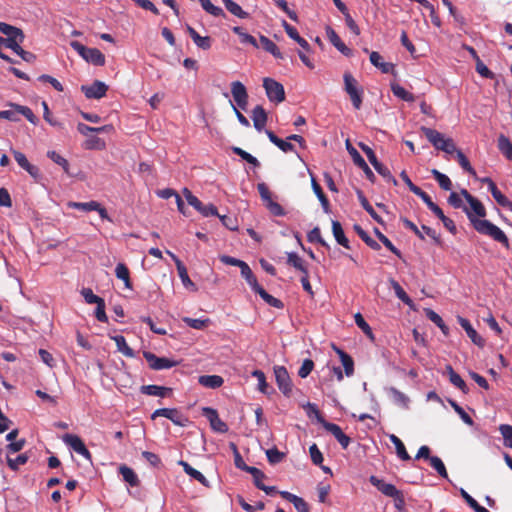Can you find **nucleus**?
<instances>
[{
    "label": "nucleus",
    "instance_id": "f257e3e1",
    "mask_svg": "<svg viewBox=\"0 0 512 512\" xmlns=\"http://www.w3.org/2000/svg\"><path fill=\"white\" fill-rule=\"evenodd\" d=\"M461 195L469 203L470 209L463 207L469 221L473 228L480 234L491 237L494 241L502 244L506 249H509L510 242L506 234L492 222L481 219L486 216V209L481 201L472 196L466 189L461 190Z\"/></svg>",
    "mask_w": 512,
    "mask_h": 512
},
{
    "label": "nucleus",
    "instance_id": "f03ea898",
    "mask_svg": "<svg viewBox=\"0 0 512 512\" xmlns=\"http://www.w3.org/2000/svg\"><path fill=\"white\" fill-rule=\"evenodd\" d=\"M70 45L88 63L95 66L105 64V56L99 49L86 47L78 41H72Z\"/></svg>",
    "mask_w": 512,
    "mask_h": 512
},
{
    "label": "nucleus",
    "instance_id": "7ed1b4c3",
    "mask_svg": "<svg viewBox=\"0 0 512 512\" xmlns=\"http://www.w3.org/2000/svg\"><path fill=\"white\" fill-rule=\"evenodd\" d=\"M344 90L349 95L352 105L355 109H360L363 99V90L359 87L358 81L350 72L343 75Z\"/></svg>",
    "mask_w": 512,
    "mask_h": 512
},
{
    "label": "nucleus",
    "instance_id": "20e7f679",
    "mask_svg": "<svg viewBox=\"0 0 512 512\" xmlns=\"http://www.w3.org/2000/svg\"><path fill=\"white\" fill-rule=\"evenodd\" d=\"M359 147L366 154L369 162L372 164L374 169L387 181L392 182L394 185H397V180L393 177L388 167L383 165L380 161H378L376 154L368 145L364 143H359Z\"/></svg>",
    "mask_w": 512,
    "mask_h": 512
},
{
    "label": "nucleus",
    "instance_id": "39448f33",
    "mask_svg": "<svg viewBox=\"0 0 512 512\" xmlns=\"http://www.w3.org/2000/svg\"><path fill=\"white\" fill-rule=\"evenodd\" d=\"M0 32L7 37H5V41L7 42V48L11 50H15L18 46L24 41V33L20 28L7 24L5 22H0Z\"/></svg>",
    "mask_w": 512,
    "mask_h": 512
},
{
    "label": "nucleus",
    "instance_id": "423d86ee",
    "mask_svg": "<svg viewBox=\"0 0 512 512\" xmlns=\"http://www.w3.org/2000/svg\"><path fill=\"white\" fill-rule=\"evenodd\" d=\"M257 190L260 194L262 201L264 202L265 207L273 216L286 215V211L284 210V208L279 203L275 202L272 199V193L265 183H259L257 185Z\"/></svg>",
    "mask_w": 512,
    "mask_h": 512
},
{
    "label": "nucleus",
    "instance_id": "0eeeda50",
    "mask_svg": "<svg viewBox=\"0 0 512 512\" xmlns=\"http://www.w3.org/2000/svg\"><path fill=\"white\" fill-rule=\"evenodd\" d=\"M263 87L271 102L281 103L285 100V90L281 83L272 78H264Z\"/></svg>",
    "mask_w": 512,
    "mask_h": 512
},
{
    "label": "nucleus",
    "instance_id": "6e6552de",
    "mask_svg": "<svg viewBox=\"0 0 512 512\" xmlns=\"http://www.w3.org/2000/svg\"><path fill=\"white\" fill-rule=\"evenodd\" d=\"M274 374L279 390L287 397L292 394L293 384L287 369L284 366H275Z\"/></svg>",
    "mask_w": 512,
    "mask_h": 512
},
{
    "label": "nucleus",
    "instance_id": "1a4fd4ad",
    "mask_svg": "<svg viewBox=\"0 0 512 512\" xmlns=\"http://www.w3.org/2000/svg\"><path fill=\"white\" fill-rule=\"evenodd\" d=\"M346 149H347L348 153L350 154V156L352 157L354 164L356 166H358L359 168H361L363 170V172L365 173L367 179H369L372 183H374L375 179H376L374 173L369 168L366 161L360 155V153L357 151V149L352 146V144L349 142V140L346 141Z\"/></svg>",
    "mask_w": 512,
    "mask_h": 512
},
{
    "label": "nucleus",
    "instance_id": "9d476101",
    "mask_svg": "<svg viewBox=\"0 0 512 512\" xmlns=\"http://www.w3.org/2000/svg\"><path fill=\"white\" fill-rule=\"evenodd\" d=\"M144 358L149 364V367L153 370L170 369L176 366L178 363L172 359L165 357H158L154 353L145 351L143 353Z\"/></svg>",
    "mask_w": 512,
    "mask_h": 512
},
{
    "label": "nucleus",
    "instance_id": "9b49d317",
    "mask_svg": "<svg viewBox=\"0 0 512 512\" xmlns=\"http://www.w3.org/2000/svg\"><path fill=\"white\" fill-rule=\"evenodd\" d=\"M62 439L64 443L70 446L76 453L91 461L92 455L79 436L74 434H65Z\"/></svg>",
    "mask_w": 512,
    "mask_h": 512
},
{
    "label": "nucleus",
    "instance_id": "f8f14e48",
    "mask_svg": "<svg viewBox=\"0 0 512 512\" xmlns=\"http://www.w3.org/2000/svg\"><path fill=\"white\" fill-rule=\"evenodd\" d=\"M202 414L208 419L212 430L218 433H226L228 425L219 418L216 409L211 407H203Z\"/></svg>",
    "mask_w": 512,
    "mask_h": 512
},
{
    "label": "nucleus",
    "instance_id": "ddd939ff",
    "mask_svg": "<svg viewBox=\"0 0 512 512\" xmlns=\"http://www.w3.org/2000/svg\"><path fill=\"white\" fill-rule=\"evenodd\" d=\"M81 91L88 99H101L106 95L108 86L100 80H95L91 85H82Z\"/></svg>",
    "mask_w": 512,
    "mask_h": 512
},
{
    "label": "nucleus",
    "instance_id": "4468645a",
    "mask_svg": "<svg viewBox=\"0 0 512 512\" xmlns=\"http://www.w3.org/2000/svg\"><path fill=\"white\" fill-rule=\"evenodd\" d=\"M231 93L237 106L243 110H246L248 105V93L244 84L240 81H234L231 83Z\"/></svg>",
    "mask_w": 512,
    "mask_h": 512
},
{
    "label": "nucleus",
    "instance_id": "2eb2a0df",
    "mask_svg": "<svg viewBox=\"0 0 512 512\" xmlns=\"http://www.w3.org/2000/svg\"><path fill=\"white\" fill-rule=\"evenodd\" d=\"M322 426L326 431L330 432L336 438L343 449H346L350 445V437L342 431L339 425L327 421H322Z\"/></svg>",
    "mask_w": 512,
    "mask_h": 512
},
{
    "label": "nucleus",
    "instance_id": "dca6fc26",
    "mask_svg": "<svg viewBox=\"0 0 512 512\" xmlns=\"http://www.w3.org/2000/svg\"><path fill=\"white\" fill-rule=\"evenodd\" d=\"M15 161L24 169L31 177L38 179L40 177V170L37 166L32 165L26 158L25 154L20 151L12 150Z\"/></svg>",
    "mask_w": 512,
    "mask_h": 512
},
{
    "label": "nucleus",
    "instance_id": "f3484780",
    "mask_svg": "<svg viewBox=\"0 0 512 512\" xmlns=\"http://www.w3.org/2000/svg\"><path fill=\"white\" fill-rule=\"evenodd\" d=\"M167 253L171 256V258L173 259L175 265H176V268H177V272H178V275L183 283V285L186 287V288H189V289H192V290H196V286L195 284L192 282V280L190 279L189 275H188V271H187V268L185 267V265L183 264V262L175 255L173 254L172 252L170 251H167Z\"/></svg>",
    "mask_w": 512,
    "mask_h": 512
},
{
    "label": "nucleus",
    "instance_id": "a211bd4d",
    "mask_svg": "<svg viewBox=\"0 0 512 512\" xmlns=\"http://www.w3.org/2000/svg\"><path fill=\"white\" fill-rule=\"evenodd\" d=\"M369 482L387 497L394 498L400 491L395 487V485L386 483L384 480L379 479L374 475L370 476Z\"/></svg>",
    "mask_w": 512,
    "mask_h": 512
},
{
    "label": "nucleus",
    "instance_id": "6ab92c4d",
    "mask_svg": "<svg viewBox=\"0 0 512 512\" xmlns=\"http://www.w3.org/2000/svg\"><path fill=\"white\" fill-rule=\"evenodd\" d=\"M326 35L331 44L343 55L348 57L352 55V50L344 44V42L340 39V37L332 27H326Z\"/></svg>",
    "mask_w": 512,
    "mask_h": 512
},
{
    "label": "nucleus",
    "instance_id": "aec40b11",
    "mask_svg": "<svg viewBox=\"0 0 512 512\" xmlns=\"http://www.w3.org/2000/svg\"><path fill=\"white\" fill-rule=\"evenodd\" d=\"M458 323L460 326L465 330L468 337L471 339V341L477 345L478 347H483L485 345L484 339L477 333V331L472 327L469 320L466 318H463L461 316H458Z\"/></svg>",
    "mask_w": 512,
    "mask_h": 512
},
{
    "label": "nucleus",
    "instance_id": "412c9836",
    "mask_svg": "<svg viewBox=\"0 0 512 512\" xmlns=\"http://www.w3.org/2000/svg\"><path fill=\"white\" fill-rule=\"evenodd\" d=\"M421 131L424 133L427 140L437 150H440V147L445 146L447 138H445L444 135L442 133H440L439 131L432 129V128H427V127H422Z\"/></svg>",
    "mask_w": 512,
    "mask_h": 512
},
{
    "label": "nucleus",
    "instance_id": "4be33fe9",
    "mask_svg": "<svg viewBox=\"0 0 512 512\" xmlns=\"http://www.w3.org/2000/svg\"><path fill=\"white\" fill-rule=\"evenodd\" d=\"M282 26H283L285 32L287 33V35L291 39L296 41L304 51L311 52L310 44L303 37H301L299 35V33L295 27H293L292 25L287 23L285 20H283Z\"/></svg>",
    "mask_w": 512,
    "mask_h": 512
},
{
    "label": "nucleus",
    "instance_id": "5701e85b",
    "mask_svg": "<svg viewBox=\"0 0 512 512\" xmlns=\"http://www.w3.org/2000/svg\"><path fill=\"white\" fill-rule=\"evenodd\" d=\"M267 113L261 105H257L252 110V120L255 129L261 132L267 123Z\"/></svg>",
    "mask_w": 512,
    "mask_h": 512
},
{
    "label": "nucleus",
    "instance_id": "b1692460",
    "mask_svg": "<svg viewBox=\"0 0 512 512\" xmlns=\"http://www.w3.org/2000/svg\"><path fill=\"white\" fill-rule=\"evenodd\" d=\"M189 205L193 206L204 217L218 215L217 208L213 204L204 205L197 197L189 199Z\"/></svg>",
    "mask_w": 512,
    "mask_h": 512
},
{
    "label": "nucleus",
    "instance_id": "393cba45",
    "mask_svg": "<svg viewBox=\"0 0 512 512\" xmlns=\"http://www.w3.org/2000/svg\"><path fill=\"white\" fill-rule=\"evenodd\" d=\"M187 32L189 36L192 38L193 42L196 44L197 47L208 50L211 48L212 41L209 36H201L198 34V32L191 26H187Z\"/></svg>",
    "mask_w": 512,
    "mask_h": 512
},
{
    "label": "nucleus",
    "instance_id": "a878e982",
    "mask_svg": "<svg viewBox=\"0 0 512 512\" xmlns=\"http://www.w3.org/2000/svg\"><path fill=\"white\" fill-rule=\"evenodd\" d=\"M166 413H163V417L171 420L175 425L180 427H185L189 420L182 413H180L176 408H164Z\"/></svg>",
    "mask_w": 512,
    "mask_h": 512
},
{
    "label": "nucleus",
    "instance_id": "bb28decb",
    "mask_svg": "<svg viewBox=\"0 0 512 512\" xmlns=\"http://www.w3.org/2000/svg\"><path fill=\"white\" fill-rule=\"evenodd\" d=\"M335 352L338 354L340 361L344 367L346 376L350 377L354 374V361L352 357L342 349L333 346Z\"/></svg>",
    "mask_w": 512,
    "mask_h": 512
},
{
    "label": "nucleus",
    "instance_id": "cd10ccee",
    "mask_svg": "<svg viewBox=\"0 0 512 512\" xmlns=\"http://www.w3.org/2000/svg\"><path fill=\"white\" fill-rule=\"evenodd\" d=\"M332 233L336 242L346 249H350L349 240L345 236L341 223L337 220H332Z\"/></svg>",
    "mask_w": 512,
    "mask_h": 512
},
{
    "label": "nucleus",
    "instance_id": "c85d7f7f",
    "mask_svg": "<svg viewBox=\"0 0 512 512\" xmlns=\"http://www.w3.org/2000/svg\"><path fill=\"white\" fill-rule=\"evenodd\" d=\"M140 391L145 395L166 397L172 392V389L158 385H143L141 386Z\"/></svg>",
    "mask_w": 512,
    "mask_h": 512
},
{
    "label": "nucleus",
    "instance_id": "c756f323",
    "mask_svg": "<svg viewBox=\"0 0 512 512\" xmlns=\"http://www.w3.org/2000/svg\"><path fill=\"white\" fill-rule=\"evenodd\" d=\"M265 133L269 140L283 152L288 153L294 151V145L291 144L289 140H282L271 130H266Z\"/></svg>",
    "mask_w": 512,
    "mask_h": 512
},
{
    "label": "nucleus",
    "instance_id": "7c9ffc66",
    "mask_svg": "<svg viewBox=\"0 0 512 512\" xmlns=\"http://www.w3.org/2000/svg\"><path fill=\"white\" fill-rule=\"evenodd\" d=\"M198 382L203 387L216 389L223 385L224 380L219 375H202L198 378Z\"/></svg>",
    "mask_w": 512,
    "mask_h": 512
},
{
    "label": "nucleus",
    "instance_id": "2f4dec72",
    "mask_svg": "<svg viewBox=\"0 0 512 512\" xmlns=\"http://www.w3.org/2000/svg\"><path fill=\"white\" fill-rule=\"evenodd\" d=\"M388 393L396 405L400 406L403 409H407L409 407L410 399L406 394L399 391L395 387H390L388 389Z\"/></svg>",
    "mask_w": 512,
    "mask_h": 512
},
{
    "label": "nucleus",
    "instance_id": "473e14b6",
    "mask_svg": "<svg viewBox=\"0 0 512 512\" xmlns=\"http://www.w3.org/2000/svg\"><path fill=\"white\" fill-rule=\"evenodd\" d=\"M179 464L183 467V470L186 474H188L193 479L200 482L205 487H209V482L206 477L197 469L193 468L189 463L185 461H180Z\"/></svg>",
    "mask_w": 512,
    "mask_h": 512
},
{
    "label": "nucleus",
    "instance_id": "72a5a7b5",
    "mask_svg": "<svg viewBox=\"0 0 512 512\" xmlns=\"http://www.w3.org/2000/svg\"><path fill=\"white\" fill-rule=\"evenodd\" d=\"M311 186H312V189H313L315 195L319 199L324 211L328 212L329 207H330V202H329L328 198L326 197L325 193L323 192L320 184L317 182V180L315 179V177L312 174H311Z\"/></svg>",
    "mask_w": 512,
    "mask_h": 512
},
{
    "label": "nucleus",
    "instance_id": "f704fd0d",
    "mask_svg": "<svg viewBox=\"0 0 512 512\" xmlns=\"http://www.w3.org/2000/svg\"><path fill=\"white\" fill-rule=\"evenodd\" d=\"M119 473L122 475L123 480L127 482L130 486L136 487L140 484V480L136 473L130 467L126 465H121L119 467Z\"/></svg>",
    "mask_w": 512,
    "mask_h": 512
},
{
    "label": "nucleus",
    "instance_id": "c9c22d12",
    "mask_svg": "<svg viewBox=\"0 0 512 512\" xmlns=\"http://www.w3.org/2000/svg\"><path fill=\"white\" fill-rule=\"evenodd\" d=\"M357 196L363 209L379 224H383L382 218L376 213L361 190H357Z\"/></svg>",
    "mask_w": 512,
    "mask_h": 512
},
{
    "label": "nucleus",
    "instance_id": "e433bc0d",
    "mask_svg": "<svg viewBox=\"0 0 512 512\" xmlns=\"http://www.w3.org/2000/svg\"><path fill=\"white\" fill-rule=\"evenodd\" d=\"M259 40L265 51L271 53L277 59L283 58V54L279 50L278 46L272 40H270L268 37L264 35H261Z\"/></svg>",
    "mask_w": 512,
    "mask_h": 512
},
{
    "label": "nucleus",
    "instance_id": "4c0bfd02",
    "mask_svg": "<svg viewBox=\"0 0 512 512\" xmlns=\"http://www.w3.org/2000/svg\"><path fill=\"white\" fill-rule=\"evenodd\" d=\"M389 439L394 444L395 449H396V454L401 460L408 461L411 459L410 455L408 454V452L406 450L404 443L402 442V440L399 437H397L394 434H391L389 436Z\"/></svg>",
    "mask_w": 512,
    "mask_h": 512
},
{
    "label": "nucleus",
    "instance_id": "58836bf2",
    "mask_svg": "<svg viewBox=\"0 0 512 512\" xmlns=\"http://www.w3.org/2000/svg\"><path fill=\"white\" fill-rule=\"evenodd\" d=\"M115 275L118 279L124 282L127 289H132V282L130 279V272L124 263H118L115 268Z\"/></svg>",
    "mask_w": 512,
    "mask_h": 512
},
{
    "label": "nucleus",
    "instance_id": "ea45409f",
    "mask_svg": "<svg viewBox=\"0 0 512 512\" xmlns=\"http://www.w3.org/2000/svg\"><path fill=\"white\" fill-rule=\"evenodd\" d=\"M446 370L448 372L450 382L462 392L466 393L468 388L461 376L454 371L451 365H447Z\"/></svg>",
    "mask_w": 512,
    "mask_h": 512
},
{
    "label": "nucleus",
    "instance_id": "a19ab883",
    "mask_svg": "<svg viewBox=\"0 0 512 512\" xmlns=\"http://www.w3.org/2000/svg\"><path fill=\"white\" fill-rule=\"evenodd\" d=\"M287 264L293 266L295 269L299 270L302 274H306L308 269L305 265L304 260L295 252H290L287 255Z\"/></svg>",
    "mask_w": 512,
    "mask_h": 512
},
{
    "label": "nucleus",
    "instance_id": "79ce46f5",
    "mask_svg": "<svg viewBox=\"0 0 512 512\" xmlns=\"http://www.w3.org/2000/svg\"><path fill=\"white\" fill-rule=\"evenodd\" d=\"M111 339L115 342L118 351L126 357L132 358L135 356L134 351L127 345L126 339L122 335L112 336Z\"/></svg>",
    "mask_w": 512,
    "mask_h": 512
},
{
    "label": "nucleus",
    "instance_id": "37998d69",
    "mask_svg": "<svg viewBox=\"0 0 512 512\" xmlns=\"http://www.w3.org/2000/svg\"><path fill=\"white\" fill-rule=\"evenodd\" d=\"M9 106L13 109L16 110V114H21L23 115L30 123L32 124H37L38 122V118L35 116V114L33 113V111L27 107V106H22V105H19V104H15V103H9Z\"/></svg>",
    "mask_w": 512,
    "mask_h": 512
},
{
    "label": "nucleus",
    "instance_id": "c03bdc74",
    "mask_svg": "<svg viewBox=\"0 0 512 512\" xmlns=\"http://www.w3.org/2000/svg\"><path fill=\"white\" fill-rule=\"evenodd\" d=\"M498 149L508 160L512 161V143L503 134L498 137Z\"/></svg>",
    "mask_w": 512,
    "mask_h": 512
},
{
    "label": "nucleus",
    "instance_id": "a18cd8bd",
    "mask_svg": "<svg viewBox=\"0 0 512 512\" xmlns=\"http://www.w3.org/2000/svg\"><path fill=\"white\" fill-rule=\"evenodd\" d=\"M391 90L396 97L400 98L403 101H406V102H414L415 101V96L397 83L391 84Z\"/></svg>",
    "mask_w": 512,
    "mask_h": 512
},
{
    "label": "nucleus",
    "instance_id": "49530a36",
    "mask_svg": "<svg viewBox=\"0 0 512 512\" xmlns=\"http://www.w3.org/2000/svg\"><path fill=\"white\" fill-rule=\"evenodd\" d=\"M354 230L358 234V236L366 243L367 246H369L373 250H380L381 246L380 244L372 239L369 234L362 229L360 225H354Z\"/></svg>",
    "mask_w": 512,
    "mask_h": 512
},
{
    "label": "nucleus",
    "instance_id": "de8ad7c7",
    "mask_svg": "<svg viewBox=\"0 0 512 512\" xmlns=\"http://www.w3.org/2000/svg\"><path fill=\"white\" fill-rule=\"evenodd\" d=\"M370 62L377 68H379L383 73L390 72L392 68L391 63H386L382 61V56L376 52L373 51L370 53Z\"/></svg>",
    "mask_w": 512,
    "mask_h": 512
},
{
    "label": "nucleus",
    "instance_id": "09e8293b",
    "mask_svg": "<svg viewBox=\"0 0 512 512\" xmlns=\"http://www.w3.org/2000/svg\"><path fill=\"white\" fill-rule=\"evenodd\" d=\"M307 240L310 243H318L326 249H330V245L323 239L319 227H314L308 234Z\"/></svg>",
    "mask_w": 512,
    "mask_h": 512
},
{
    "label": "nucleus",
    "instance_id": "8fccbe9b",
    "mask_svg": "<svg viewBox=\"0 0 512 512\" xmlns=\"http://www.w3.org/2000/svg\"><path fill=\"white\" fill-rule=\"evenodd\" d=\"M267 304L274 308L282 309L284 307L283 302L275 298L274 296L270 295L264 288H259V291L257 293Z\"/></svg>",
    "mask_w": 512,
    "mask_h": 512
},
{
    "label": "nucleus",
    "instance_id": "3c124183",
    "mask_svg": "<svg viewBox=\"0 0 512 512\" xmlns=\"http://www.w3.org/2000/svg\"><path fill=\"white\" fill-rule=\"evenodd\" d=\"M431 173H432L433 177L435 178V180L439 183V186L443 190L449 191L452 189V182L447 175L441 173L437 169H433L431 171Z\"/></svg>",
    "mask_w": 512,
    "mask_h": 512
},
{
    "label": "nucleus",
    "instance_id": "603ef678",
    "mask_svg": "<svg viewBox=\"0 0 512 512\" xmlns=\"http://www.w3.org/2000/svg\"><path fill=\"white\" fill-rule=\"evenodd\" d=\"M202 8L214 17H225V12L222 8L212 4L210 0H199Z\"/></svg>",
    "mask_w": 512,
    "mask_h": 512
},
{
    "label": "nucleus",
    "instance_id": "864d4df0",
    "mask_svg": "<svg viewBox=\"0 0 512 512\" xmlns=\"http://www.w3.org/2000/svg\"><path fill=\"white\" fill-rule=\"evenodd\" d=\"M426 316L431 322L437 325L445 335H448L449 328L445 325L440 315L431 309H427Z\"/></svg>",
    "mask_w": 512,
    "mask_h": 512
},
{
    "label": "nucleus",
    "instance_id": "5fc2aeb1",
    "mask_svg": "<svg viewBox=\"0 0 512 512\" xmlns=\"http://www.w3.org/2000/svg\"><path fill=\"white\" fill-rule=\"evenodd\" d=\"M232 151L234 154L238 155L239 157H241L243 160L253 165L254 167L260 166V162L257 160V158L251 155L250 153L246 152L242 148L234 146L232 147Z\"/></svg>",
    "mask_w": 512,
    "mask_h": 512
},
{
    "label": "nucleus",
    "instance_id": "6e6d98bb",
    "mask_svg": "<svg viewBox=\"0 0 512 512\" xmlns=\"http://www.w3.org/2000/svg\"><path fill=\"white\" fill-rule=\"evenodd\" d=\"M354 319H355L356 325L363 331V333L365 335H367L369 338L373 339L374 335H373L372 329L369 326V324L365 321V319L362 316V314L359 313V312L356 313L354 315Z\"/></svg>",
    "mask_w": 512,
    "mask_h": 512
},
{
    "label": "nucleus",
    "instance_id": "4d7b16f0",
    "mask_svg": "<svg viewBox=\"0 0 512 512\" xmlns=\"http://www.w3.org/2000/svg\"><path fill=\"white\" fill-rule=\"evenodd\" d=\"M375 234L379 241L383 243V245L389 249L394 255L401 258L402 254L399 249H397L394 244L383 234L381 233L377 228L375 229Z\"/></svg>",
    "mask_w": 512,
    "mask_h": 512
},
{
    "label": "nucleus",
    "instance_id": "13d9d810",
    "mask_svg": "<svg viewBox=\"0 0 512 512\" xmlns=\"http://www.w3.org/2000/svg\"><path fill=\"white\" fill-rule=\"evenodd\" d=\"M392 288L394 289V292L396 296L403 301L407 305H412V299L408 296V294L404 291V289L400 286V284L395 281L391 280Z\"/></svg>",
    "mask_w": 512,
    "mask_h": 512
},
{
    "label": "nucleus",
    "instance_id": "bf43d9fd",
    "mask_svg": "<svg viewBox=\"0 0 512 512\" xmlns=\"http://www.w3.org/2000/svg\"><path fill=\"white\" fill-rule=\"evenodd\" d=\"M47 157L50 158L54 163L61 166L65 173L69 174V163L63 156L58 154L56 151H48Z\"/></svg>",
    "mask_w": 512,
    "mask_h": 512
},
{
    "label": "nucleus",
    "instance_id": "052dcab7",
    "mask_svg": "<svg viewBox=\"0 0 512 512\" xmlns=\"http://www.w3.org/2000/svg\"><path fill=\"white\" fill-rule=\"evenodd\" d=\"M183 322L190 328L201 330L208 326L210 320L207 319H194L190 317H184Z\"/></svg>",
    "mask_w": 512,
    "mask_h": 512
},
{
    "label": "nucleus",
    "instance_id": "680f3d73",
    "mask_svg": "<svg viewBox=\"0 0 512 512\" xmlns=\"http://www.w3.org/2000/svg\"><path fill=\"white\" fill-rule=\"evenodd\" d=\"M456 157H457V160H458V163L459 165L466 171L468 172L470 175L472 176H475L476 175V171L475 169L471 166L468 158L463 154V152L461 150H458L456 152Z\"/></svg>",
    "mask_w": 512,
    "mask_h": 512
},
{
    "label": "nucleus",
    "instance_id": "e2e57ef3",
    "mask_svg": "<svg viewBox=\"0 0 512 512\" xmlns=\"http://www.w3.org/2000/svg\"><path fill=\"white\" fill-rule=\"evenodd\" d=\"M225 8L234 16L240 18V19H246L248 18L249 14L244 11L236 2L231 0Z\"/></svg>",
    "mask_w": 512,
    "mask_h": 512
},
{
    "label": "nucleus",
    "instance_id": "0e129e2a",
    "mask_svg": "<svg viewBox=\"0 0 512 512\" xmlns=\"http://www.w3.org/2000/svg\"><path fill=\"white\" fill-rule=\"evenodd\" d=\"M430 465L437 471V473L443 477L448 478V473L443 461L438 456H432L430 458Z\"/></svg>",
    "mask_w": 512,
    "mask_h": 512
},
{
    "label": "nucleus",
    "instance_id": "69168bd1",
    "mask_svg": "<svg viewBox=\"0 0 512 512\" xmlns=\"http://www.w3.org/2000/svg\"><path fill=\"white\" fill-rule=\"evenodd\" d=\"M28 456L26 454H20L16 458L7 457V465L13 471H17L21 465L26 464Z\"/></svg>",
    "mask_w": 512,
    "mask_h": 512
},
{
    "label": "nucleus",
    "instance_id": "338daca9",
    "mask_svg": "<svg viewBox=\"0 0 512 512\" xmlns=\"http://www.w3.org/2000/svg\"><path fill=\"white\" fill-rule=\"evenodd\" d=\"M499 431L504 439L505 446L512 448V426L509 424H502Z\"/></svg>",
    "mask_w": 512,
    "mask_h": 512
},
{
    "label": "nucleus",
    "instance_id": "774afa93",
    "mask_svg": "<svg viewBox=\"0 0 512 512\" xmlns=\"http://www.w3.org/2000/svg\"><path fill=\"white\" fill-rule=\"evenodd\" d=\"M266 456L271 464H277L284 459L285 454L283 452H280L276 447H274L266 451Z\"/></svg>",
    "mask_w": 512,
    "mask_h": 512
}]
</instances>
